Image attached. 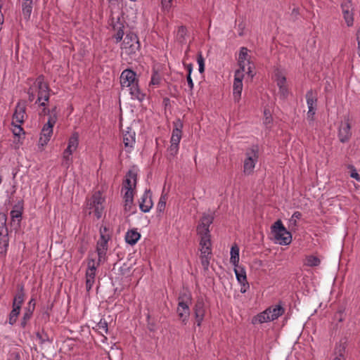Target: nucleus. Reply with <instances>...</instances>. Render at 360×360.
<instances>
[{"label": "nucleus", "mask_w": 360, "mask_h": 360, "mask_svg": "<svg viewBox=\"0 0 360 360\" xmlns=\"http://www.w3.org/2000/svg\"><path fill=\"white\" fill-rule=\"evenodd\" d=\"M30 86H35L34 93L37 94V99L35 104L39 106H46V102L50 97V88L45 82L44 75L38 76Z\"/></svg>", "instance_id": "f257e3e1"}, {"label": "nucleus", "mask_w": 360, "mask_h": 360, "mask_svg": "<svg viewBox=\"0 0 360 360\" xmlns=\"http://www.w3.org/2000/svg\"><path fill=\"white\" fill-rule=\"evenodd\" d=\"M271 234L276 243L281 245H289L292 242V235L279 219L271 226Z\"/></svg>", "instance_id": "f03ea898"}, {"label": "nucleus", "mask_w": 360, "mask_h": 360, "mask_svg": "<svg viewBox=\"0 0 360 360\" xmlns=\"http://www.w3.org/2000/svg\"><path fill=\"white\" fill-rule=\"evenodd\" d=\"M192 296L190 292H182L178 297L176 312L179 319L184 325H186L190 316L189 304L191 303Z\"/></svg>", "instance_id": "7ed1b4c3"}, {"label": "nucleus", "mask_w": 360, "mask_h": 360, "mask_svg": "<svg viewBox=\"0 0 360 360\" xmlns=\"http://www.w3.org/2000/svg\"><path fill=\"white\" fill-rule=\"evenodd\" d=\"M259 160V147L257 145L252 146L245 153L243 161V173L245 175H251L254 172L255 165Z\"/></svg>", "instance_id": "20e7f679"}, {"label": "nucleus", "mask_w": 360, "mask_h": 360, "mask_svg": "<svg viewBox=\"0 0 360 360\" xmlns=\"http://www.w3.org/2000/svg\"><path fill=\"white\" fill-rule=\"evenodd\" d=\"M105 200L101 196L100 192L95 193L90 199L87 200L86 206L89 210H94L96 218H101L104 209L103 202Z\"/></svg>", "instance_id": "39448f33"}, {"label": "nucleus", "mask_w": 360, "mask_h": 360, "mask_svg": "<svg viewBox=\"0 0 360 360\" xmlns=\"http://www.w3.org/2000/svg\"><path fill=\"white\" fill-rule=\"evenodd\" d=\"M7 217L4 213H0V254H5L8 247V232L6 226Z\"/></svg>", "instance_id": "423d86ee"}, {"label": "nucleus", "mask_w": 360, "mask_h": 360, "mask_svg": "<svg viewBox=\"0 0 360 360\" xmlns=\"http://www.w3.org/2000/svg\"><path fill=\"white\" fill-rule=\"evenodd\" d=\"M99 265H97V262H96L94 259L89 258L87 262V269L85 273V279H86V290L88 292H89L96 281V275L97 267Z\"/></svg>", "instance_id": "0eeeda50"}, {"label": "nucleus", "mask_w": 360, "mask_h": 360, "mask_svg": "<svg viewBox=\"0 0 360 360\" xmlns=\"http://www.w3.org/2000/svg\"><path fill=\"white\" fill-rule=\"evenodd\" d=\"M248 52V49L247 48H240L238 56V65L240 67L238 70L246 72L248 75L253 77L252 69L254 68V65L251 63Z\"/></svg>", "instance_id": "6e6552de"}, {"label": "nucleus", "mask_w": 360, "mask_h": 360, "mask_svg": "<svg viewBox=\"0 0 360 360\" xmlns=\"http://www.w3.org/2000/svg\"><path fill=\"white\" fill-rule=\"evenodd\" d=\"M109 240V236L105 235L102 230L101 229V237L97 242L96 245V252L98 254V261L97 265H100V264L105 260V256L106 255L108 250V242Z\"/></svg>", "instance_id": "1a4fd4ad"}, {"label": "nucleus", "mask_w": 360, "mask_h": 360, "mask_svg": "<svg viewBox=\"0 0 360 360\" xmlns=\"http://www.w3.org/2000/svg\"><path fill=\"white\" fill-rule=\"evenodd\" d=\"M123 143L127 153H131L136 143V132L131 127H128L123 131Z\"/></svg>", "instance_id": "9d476101"}, {"label": "nucleus", "mask_w": 360, "mask_h": 360, "mask_svg": "<svg viewBox=\"0 0 360 360\" xmlns=\"http://www.w3.org/2000/svg\"><path fill=\"white\" fill-rule=\"evenodd\" d=\"M205 304L202 297H198L193 307V312L195 322L198 326H200L205 315Z\"/></svg>", "instance_id": "9b49d317"}, {"label": "nucleus", "mask_w": 360, "mask_h": 360, "mask_svg": "<svg viewBox=\"0 0 360 360\" xmlns=\"http://www.w3.org/2000/svg\"><path fill=\"white\" fill-rule=\"evenodd\" d=\"M243 72L240 70H236L234 75L233 84V96L235 102H238L243 90Z\"/></svg>", "instance_id": "f8f14e48"}, {"label": "nucleus", "mask_w": 360, "mask_h": 360, "mask_svg": "<svg viewBox=\"0 0 360 360\" xmlns=\"http://www.w3.org/2000/svg\"><path fill=\"white\" fill-rule=\"evenodd\" d=\"M338 136L340 141L342 143H347L351 139V125L348 118L340 124Z\"/></svg>", "instance_id": "ddd939ff"}, {"label": "nucleus", "mask_w": 360, "mask_h": 360, "mask_svg": "<svg viewBox=\"0 0 360 360\" xmlns=\"http://www.w3.org/2000/svg\"><path fill=\"white\" fill-rule=\"evenodd\" d=\"M136 74L131 70H124L120 75V84L122 88H127L138 81L136 78Z\"/></svg>", "instance_id": "4468645a"}, {"label": "nucleus", "mask_w": 360, "mask_h": 360, "mask_svg": "<svg viewBox=\"0 0 360 360\" xmlns=\"http://www.w3.org/2000/svg\"><path fill=\"white\" fill-rule=\"evenodd\" d=\"M153 206L152 193L150 190H146L139 201V208L144 212H149Z\"/></svg>", "instance_id": "2eb2a0df"}, {"label": "nucleus", "mask_w": 360, "mask_h": 360, "mask_svg": "<svg viewBox=\"0 0 360 360\" xmlns=\"http://www.w3.org/2000/svg\"><path fill=\"white\" fill-rule=\"evenodd\" d=\"M346 341L340 340L335 345L330 360H346Z\"/></svg>", "instance_id": "dca6fc26"}, {"label": "nucleus", "mask_w": 360, "mask_h": 360, "mask_svg": "<svg viewBox=\"0 0 360 360\" xmlns=\"http://www.w3.org/2000/svg\"><path fill=\"white\" fill-rule=\"evenodd\" d=\"M173 126L174 128L172 133L170 143L172 144L179 145L182 136L183 123L180 119H177L173 122Z\"/></svg>", "instance_id": "f3484780"}, {"label": "nucleus", "mask_w": 360, "mask_h": 360, "mask_svg": "<svg viewBox=\"0 0 360 360\" xmlns=\"http://www.w3.org/2000/svg\"><path fill=\"white\" fill-rule=\"evenodd\" d=\"M214 217L211 214H204L197 226V233H210V226L212 224Z\"/></svg>", "instance_id": "a211bd4d"}, {"label": "nucleus", "mask_w": 360, "mask_h": 360, "mask_svg": "<svg viewBox=\"0 0 360 360\" xmlns=\"http://www.w3.org/2000/svg\"><path fill=\"white\" fill-rule=\"evenodd\" d=\"M200 262L204 270H208L212 256V246H200Z\"/></svg>", "instance_id": "6ab92c4d"}, {"label": "nucleus", "mask_w": 360, "mask_h": 360, "mask_svg": "<svg viewBox=\"0 0 360 360\" xmlns=\"http://www.w3.org/2000/svg\"><path fill=\"white\" fill-rule=\"evenodd\" d=\"M137 181V174L134 172L129 170L125 176V179L122 184V192L124 190L129 189L134 191Z\"/></svg>", "instance_id": "aec40b11"}, {"label": "nucleus", "mask_w": 360, "mask_h": 360, "mask_svg": "<svg viewBox=\"0 0 360 360\" xmlns=\"http://www.w3.org/2000/svg\"><path fill=\"white\" fill-rule=\"evenodd\" d=\"M26 115V105L24 103L18 102L15 106V112L13 115V120L18 124L24 122Z\"/></svg>", "instance_id": "412c9836"}, {"label": "nucleus", "mask_w": 360, "mask_h": 360, "mask_svg": "<svg viewBox=\"0 0 360 360\" xmlns=\"http://www.w3.org/2000/svg\"><path fill=\"white\" fill-rule=\"evenodd\" d=\"M266 311L272 321L282 316L285 312V309L281 304H278L268 307Z\"/></svg>", "instance_id": "4be33fe9"}, {"label": "nucleus", "mask_w": 360, "mask_h": 360, "mask_svg": "<svg viewBox=\"0 0 360 360\" xmlns=\"http://www.w3.org/2000/svg\"><path fill=\"white\" fill-rule=\"evenodd\" d=\"M25 292H24V285H18V292L14 296L12 308H15L21 309L22 304L25 301Z\"/></svg>", "instance_id": "5701e85b"}, {"label": "nucleus", "mask_w": 360, "mask_h": 360, "mask_svg": "<svg viewBox=\"0 0 360 360\" xmlns=\"http://www.w3.org/2000/svg\"><path fill=\"white\" fill-rule=\"evenodd\" d=\"M53 134V129L50 128V127L44 126L40 134V137L39 140V143L41 146H44L48 143L50 141V139Z\"/></svg>", "instance_id": "b1692460"}, {"label": "nucleus", "mask_w": 360, "mask_h": 360, "mask_svg": "<svg viewBox=\"0 0 360 360\" xmlns=\"http://www.w3.org/2000/svg\"><path fill=\"white\" fill-rule=\"evenodd\" d=\"M34 0H22V13L25 20H29L32 12Z\"/></svg>", "instance_id": "393cba45"}, {"label": "nucleus", "mask_w": 360, "mask_h": 360, "mask_svg": "<svg viewBox=\"0 0 360 360\" xmlns=\"http://www.w3.org/2000/svg\"><path fill=\"white\" fill-rule=\"evenodd\" d=\"M128 88L132 99H136L140 101L144 99L145 95L143 93H141L138 86V82L132 84L131 86H129Z\"/></svg>", "instance_id": "a878e982"}, {"label": "nucleus", "mask_w": 360, "mask_h": 360, "mask_svg": "<svg viewBox=\"0 0 360 360\" xmlns=\"http://www.w3.org/2000/svg\"><path fill=\"white\" fill-rule=\"evenodd\" d=\"M141 238V234L136 230H129L126 233L125 240L129 245L136 244Z\"/></svg>", "instance_id": "bb28decb"}, {"label": "nucleus", "mask_w": 360, "mask_h": 360, "mask_svg": "<svg viewBox=\"0 0 360 360\" xmlns=\"http://www.w3.org/2000/svg\"><path fill=\"white\" fill-rule=\"evenodd\" d=\"M306 101L308 109L316 110L317 108V98L314 94L312 90H309L306 94Z\"/></svg>", "instance_id": "cd10ccee"}, {"label": "nucleus", "mask_w": 360, "mask_h": 360, "mask_svg": "<svg viewBox=\"0 0 360 360\" xmlns=\"http://www.w3.org/2000/svg\"><path fill=\"white\" fill-rule=\"evenodd\" d=\"M234 272L238 283L247 281L246 271L243 266H240L239 264L234 266Z\"/></svg>", "instance_id": "c85d7f7f"}, {"label": "nucleus", "mask_w": 360, "mask_h": 360, "mask_svg": "<svg viewBox=\"0 0 360 360\" xmlns=\"http://www.w3.org/2000/svg\"><path fill=\"white\" fill-rule=\"evenodd\" d=\"M271 321L266 309L257 314L256 316H253L252 319V324H257V323H263L266 322Z\"/></svg>", "instance_id": "c756f323"}, {"label": "nucleus", "mask_w": 360, "mask_h": 360, "mask_svg": "<svg viewBox=\"0 0 360 360\" xmlns=\"http://www.w3.org/2000/svg\"><path fill=\"white\" fill-rule=\"evenodd\" d=\"M79 145V134L77 132H75L72 134L68 140V145L67 150L74 152L76 150Z\"/></svg>", "instance_id": "7c9ffc66"}, {"label": "nucleus", "mask_w": 360, "mask_h": 360, "mask_svg": "<svg viewBox=\"0 0 360 360\" xmlns=\"http://www.w3.org/2000/svg\"><path fill=\"white\" fill-rule=\"evenodd\" d=\"M231 257L230 262L233 265L236 266L239 263V248L236 244L232 245L231 248Z\"/></svg>", "instance_id": "2f4dec72"}, {"label": "nucleus", "mask_w": 360, "mask_h": 360, "mask_svg": "<svg viewBox=\"0 0 360 360\" xmlns=\"http://www.w3.org/2000/svg\"><path fill=\"white\" fill-rule=\"evenodd\" d=\"M22 214V202H19L18 205H15L14 208L11 211L10 215L13 220L18 219L20 220Z\"/></svg>", "instance_id": "473e14b6"}, {"label": "nucleus", "mask_w": 360, "mask_h": 360, "mask_svg": "<svg viewBox=\"0 0 360 360\" xmlns=\"http://www.w3.org/2000/svg\"><path fill=\"white\" fill-rule=\"evenodd\" d=\"M72 151L68 150L65 149L63 154V160H62V166L65 168H69L70 165L72 164Z\"/></svg>", "instance_id": "72a5a7b5"}, {"label": "nucleus", "mask_w": 360, "mask_h": 360, "mask_svg": "<svg viewBox=\"0 0 360 360\" xmlns=\"http://www.w3.org/2000/svg\"><path fill=\"white\" fill-rule=\"evenodd\" d=\"M124 210L129 215L136 212V206L134 204V200H124Z\"/></svg>", "instance_id": "f704fd0d"}, {"label": "nucleus", "mask_w": 360, "mask_h": 360, "mask_svg": "<svg viewBox=\"0 0 360 360\" xmlns=\"http://www.w3.org/2000/svg\"><path fill=\"white\" fill-rule=\"evenodd\" d=\"M200 237V246H212L210 233H198Z\"/></svg>", "instance_id": "c9c22d12"}, {"label": "nucleus", "mask_w": 360, "mask_h": 360, "mask_svg": "<svg viewBox=\"0 0 360 360\" xmlns=\"http://www.w3.org/2000/svg\"><path fill=\"white\" fill-rule=\"evenodd\" d=\"M96 330L102 335L105 333H108V327L107 321L105 319H101V321L96 325Z\"/></svg>", "instance_id": "e433bc0d"}, {"label": "nucleus", "mask_w": 360, "mask_h": 360, "mask_svg": "<svg viewBox=\"0 0 360 360\" xmlns=\"http://www.w3.org/2000/svg\"><path fill=\"white\" fill-rule=\"evenodd\" d=\"M20 312V309H17V307L12 308V310L8 315V323L10 325L13 326L16 323Z\"/></svg>", "instance_id": "4c0bfd02"}, {"label": "nucleus", "mask_w": 360, "mask_h": 360, "mask_svg": "<svg viewBox=\"0 0 360 360\" xmlns=\"http://www.w3.org/2000/svg\"><path fill=\"white\" fill-rule=\"evenodd\" d=\"M321 260L316 256L309 255L306 257L305 265L308 266H317L320 264Z\"/></svg>", "instance_id": "58836bf2"}, {"label": "nucleus", "mask_w": 360, "mask_h": 360, "mask_svg": "<svg viewBox=\"0 0 360 360\" xmlns=\"http://www.w3.org/2000/svg\"><path fill=\"white\" fill-rule=\"evenodd\" d=\"M36 336L38 338V340H39L40 344H44L45 342H52V341H53V340L51 339L49 337L48 334L46 333H45L44 330H42L41 332L38 331L36 333Z\"/></svg>", "instance_id": "ea45409f"}, {"label": "nucleus", "mask_w": 360, "mask_h": 360, "mask_svg": "<svg viewBox=\"0 0 360 360\" xmlns=\"http://www.w3.org/2000/svg\"><path fill=\"white\" fill-rule=\"evenodd\" d=\"M139 42L136 40L129 46H124V50L128 54H134L139 49Z\"/></svg>", "instance_id": "a19ab883"}, {"label": "nucleus", "mask_w": 360, "mask_h": 360, "mask_svg": "<svg viewBox=\"0 0 360 360\" xmlns=\"http://www.w3.org/2000/svg\"><path fill=\"white\" fill-rule=\"evenodd\" d=\"M161 77L157 71H154L151 76V79L149 85L153 86H158L160 84Z\"/></svg>", "instance_id": "79ce46f5"}, {"label": "nucleus", "mask_w": 360, "mask_h": 360, "mask_svg": "<svg viewBox=\"0 0 360 360\" xmlns=\"http://www.w3.org/2000/svg\"><path fill=\"white\" fill-rule=\"evenodd\" d=\"M173 0H161V9L164 13H168L172 7Z\"/></svg>", "instance_id": "37998d69"}, {"label": "nucleus", "mask_w": 360, "mask_h": 360, "mask_svg": "<svg viewBox=\"0 0 360 360\" xmlns=\"http://www.w3.org/2000/svg\"><path fill=\"white\" fill-rule=\"evenodd\" d=\"M342 14L347 26H352L354 22L353 11H345Z\"/></svg>", "instance_id": "c03bdc74"}, {"label": "nucleus", "mask_w": 360, "mask_h": 360, "mask_svg": "<svg viewBox=\"0 0 360 360\" xmlns=\"http://www.w3.org/2000/svg\"><path fill=\"white\" fill-rule=\"evenodd\" d=\"M35 303L33 304L32 307H28L25 308V311L23 313L22 319L27 321H29L32 316L33 311L34 310Z\"/></svg>", "instance_id": "a18cd8bd"}, {"label": "nucleus", "mask_w": 360, "mask_h": 360, "mask_svg": "<svg viewBox=\"0 0 360 360\" xmlns=\"http://www.w3.org/2000/svg\"><path fill=\"white\" fill-rule=\"evenodd\" d=\"M197 62L199 66L198 70L200 73H203L205 71V59L202 55V53H199L197 57Z\"/></svg>", "instance_id": "49530a36"}, {"label": "nucleus", "mask_w": 360, "mask_h": 360, "mask_svg": "<svg viewBox=\"0 0 360 360\" xmlns=\"http://www.w3.org/2000/svg\"><path fill=\"white\" fill-rule=\"evenodd\" d=\"M342 13L345 11H353L352 4L349 0H344L341 4Z\"/></svg>", "instance_id": "de8ad7c7"}, {"label": "nucleus", "mask_w": 360, "mask_h": 360, "mask_svg": "<svg viewBox=\"0 0 360 360\" xmlns=\"http://www.w3.org/2000/svg\"><path fill=\"white\" fill-rule=\"evenodd\" d=\"M57 121V116L56 115V113L54 114H52L49 116V119H48V122L46 124H45L44 126L45 127H50V128H52L53 127V126L55 125L56 122Z\"/></svg>", "instance_id": "09e8293b"}, {"label": "nucleus", "mask_w": 360, "mask_h": 360, "mask_svg": "<svg viewBox=\"0 0 360 360\" xmlns=\"http://www.w3.org/2000/svg\"><path fill=\"white\" fill-rule=\"evenodd\" d=\"M348 168L350 169L351 171V173H350V176L354 179H356V181H359L360 182V175L357 172L356 169H355V167L353 166V165H349L348 166Z\"/></svg>", "instance_id": "8fccbe9b"}, {"label": "nucleus", "mask_w": 360, "mask_h": 360, "mask_svg": "<svg viewBox=\"0 0 360 360\" xmlns=\"http://www.w3.org/2000/svg\"><path fill=\"white\" fill-rule=\"evenodd\" d=\"M165 205H166V198L165 196L162 195L159 200L158 203L157 210L160 212H161L165 210Z\"/></svg>", "instance_id": "3c124183"}, {"label": "nucleus", "mask_w": 360, "mask_h": 360, "mask_svg": "<svg viewBox=\"0 0 360 360\" xmlns=\"http://www.w3.org/2000/svg\"><path fill=\"white\" fill-rule=\"evenodd\" d=\"M279 88V95L281 98H286L288 95V89L286 85L285 86H280Z\"/></svg>", "instance_id": "603ef678"}, {"label": "nucleus", "mask_w": 360, "mask_h": 360, "mask_svg": "<svg viewBox=\"0 0 360 360\" xmlns=\"http://www.w3.org/2000/svg\"><path fill=\"white\" fill-rule=\"evenodd\" d=\"M316 110L308 109V111L307 113V119L309 124H311L314 123V115L316 114Z\"/></svg>", "instance_id": "864d4df0"}, {"label": "nucleus", "mask_w": 360, "mask_h": 360, "mask_svg": "<svg viewBox=\"0 0 360 360\" xmlns=\"http://www.w3.org/2000/svg\"><path fill=\"white\" fill-rule=\"evenodd\" d=\"M124 200H134V191L133 190H124L122 192Z\"/></svg>", "instance_id": "5fc2aeb1"}, {"label": "nucleus", "mask_w": 360, "mask_h": 360, "mask_svg": "<svg viewBox=\"0 0 360 360\" xmlns=\"http://www.w3.org/2000/svg\"><path fill=\"white\" fill-rule=\"evenodd\" d=\"M286 82V78L285 76L280 73L276 74V84L278 86H285Z\"/></svg>", "instance_id": "6e6d98bb"}, {"label": "nucleus", "mask_w": 360, "mask_h": 360, "mask_svg": "<svg viewBox=\"0 0 360 360\" xmlns=\"http://www.w3.org/2000/svg\"><path fill=\"white\" fill-rule=\"evenodd\" d=\"M36 89L35 86H30L27 90L28 99L30 101H33L35 98L36 94L34 93V90Z\"/></svg>", "instance_id": "4d7b16f0"}, {"label": "nucleus", "mask_w": 360, "mask_h": 360, "mask_svg": "<svg viewBox=\"0 0 360 360\" xmlns=\"http://www.w3.org/2000/svg\"><path fill=\"white\" fill-rule=\"evenodd\" d=\"M179 145H175V144L171 143V145L168 149L170 155L175 156L177 154L178 150H179Z\"/></svg>", "instance_id": "13d9d810"}, {"label": "nucleus", "mask_w": 360, "mask_h": 360, "mask_svg": "<svg viewBox=\"0 0 360 360\" xmlns=\"http://www.w3.org/2000/svg\"><path fill=\"white\" fill-rule=\"evenodd\" d=\"M14 127L15 128L13 129V134L15 136H19L20 137L21 133L24 134L23 129L20 127V124H15Z\"/></svg>", "instance_id": "bf43d9fd"}, {"label": "nucleus", "mask_w": 360, "mask_h": 360, "mask_svg": "<svg viewBox=\"0 0 360 360\" xmlns=\"http://www.w3.org/2000/svg\"><path fill=\"white\" fill-rule=\"evenodd\" d=\"M241 285L240 287V292L241 293H245L247 292V290L249 289L250 288V285H249V283L248 282V281H245V282H241V283H239Z\"/></svg>", "instance_id": "052dcab7"}, {"label": "nucleus", "mask_w": 360, "mask_h": 360, "mask_svg": "<svg viewBox=\"0 0 360 360\" xmlns=\"http://www.w3.org/2000/svg\"><path fill=\"white\" fill-rule=\"evenodd\" d=\"M297 226V220L290 217V219L288 221V228L291 230H295Z\"/></svg>", "instance_id": "680f3d73"}, {"label": "nucleus", "mask_w": 360, "mask_h": 360, "mask_svg": "<svg viewBox=\"0 0 360 360\" xmlns=\"http://www.w3.org/2000/svg\"><path fill=\"white\" fill-rule=\"evenodd\" d=\"M335 319H337L339 322H342L345 319L344 313L343 311L339 310L335 314Z\"/></svg>", "instance_id": "e2e57ef3"}, {"label": "nucleus", "mask_w": 360, "mask_h": 360, "mask_svg": "<svg viewBox=\"0 0 360 360\" xmlns=\"http://www.w3.org/2000/svg\"><path fill=\"white\" fill-rule=\"evenodd\" d=\"M124 36V32L122 29H120L117 30V33L115 35V38L116 39L117 42L120 41L122 39V37Z\"/></svg>", "instance_id": "0e129e2a"}, {"label": "nucleus", "mask_w": 360, "mask_h": 360, "mask_svg": "<svg viewBox=\"0 0 360 360\" xmlns=\"http://www.w3.org/2000/svg\"><path fill=\"white\" fill-rule=\"evenodd\" d=\"M186 80H187V83H188V87H189V90L191 92H192L193 89V86H194V83L193 82V79L191 78V75H187L186 76Z\"/></svg>", "instance_id": "69168bd1"}, {"label": "nucleus", "mask_w": 360, "mask_h": 360, "mask_svg": "<svg viewBox=\"0 0 360 360\" xmlns=\"http://www.w3.org/2000/svg\"><path fill=\"white\" fill-rule=\"evenodd\" d=\"M301 217H302V214H301V212H299V211H296V212H295L292 214V217H291V218H292V219H296V220H297V219H300Z\"/></svg>", "instance_id": "338daca9"}, {"label": "nucleus", "mask_w": 360, "mask_h": 360, "mask_svg": "<svg viewBox=\"0 0 360 360\" xmlns=\"http://www.w3.org/2000/svg\"><path fill=\"white\" fill-rule=\"evenodd\" d=\"M186 28L184 26H181L179 28V34H181V36L186 34Z\"/></svg>", "instance_id": "774afa93"}]
</instances>
